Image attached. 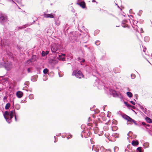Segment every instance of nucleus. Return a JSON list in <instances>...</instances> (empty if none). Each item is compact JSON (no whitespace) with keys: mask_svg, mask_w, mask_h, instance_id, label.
<instances>
[{"mask_svg":"<svg viewBox=\"0 0 152 152\" xmlns=\"http://www.w3.org/2000/svg\"><path fill=\"white\" fill-rule=\"evenodd\" d=\"M72 75L75 76L76 77L79 79L83 77V75L81 71L78 69L74 70L72 72Z\"/></svg>","mask_w":152,"mask_h":152,"instance_id":"nucleus-1","label":"nucleus"},{"mask_svg":"<svg viewBox=\"0 0 152 152\" xmlns=\"http://www.w3.org/2000/svg\"><path fill=\"white\" fill-rule=\"evenodd\" d=\"M0 20L1 21H6L7 20V16L5 14H0Z\"/></svg>","mask_w":152,"mask_h":152,"instance_id":"nucleus-2","label":"nucleus"},{"mask_svg":"<svg viewBox=\"0 0 152 152\" xmlns=\"http://www.w3.org/2000/svg\"><path fill=\"white\" fill-rule=\"evenodd\" d=\"M55 16V14H47L45 13L44 14V17L45 18H54Z\"/></svg>","mask_w":152,"mask_h":152,"instance_id":"nucleus-3","label":"nucleus"},{"mask_svg":"<svg viewBox=\"0 0 152 152\" xmlns=\"http://www.w3.org/2000/svg\"><path fill=\"white\" fill-rule=\"evenodd\" d=\"M77 4L79 5L83 9L86 8V4L84 1H81L79 3H77Z\"/></svg>","mask_w":152,"mask_h":152,"instance_id":"nucleus-4","label":"nucleus"},{"mask_svg":"<svg viewBox=\"0 0 152 152\" xmlns=\"http://www.w3.org/2000/svg\"><path fill=\"white\" fill-rule=\"evenodd\" d=\"M16 95L18 98H21L23 95V93L22 91H18L17 92Z\"/></svg>","mask_w":152,"mask_h":152,"instance_id":"nucleus-5","label":"nucleus"},{"mask_svg":"<svg viewBox=\"0 0 152 152\" xmlns=\"http://www.w3.org/2000/svg\"><path fill=\"white\" fill-rule=\"evenodd\" d=\"M35 60V56H33L30 60H28L27 61V62L28 64H29L30 62H32L34 61Z\"/></svg>","mask_w":152,"mask_h":152,"instance_id":"nucleus-6","label":"nucleus"},{"mask_svg":"<svg viewBox=\"0 0 152 152\" xmlns=\"http://www.w3.org/2000/svg\"><path fill=\"white\" fill-rule=\"evenodd\" d=\"M9 113L7 111L5 112L4 113V117L5 119L7 120L9 119Z\"/></svg>","mask_w":152,"mask_h":152,"instance_id":"nucleus-7","label":"nucleus"},{"mask_svg":"<svg viewBox=\"0 0 152 152\" xmlns=\"http://www.w3.org/2000/svg\"><path fill=\"white\" fill-rule=\"evenodd\" d=\"M132 144L134 146H136L138 145L139 142L138 141L133 140L132 142Z\"/></svg>","mask_w":152,"mask_h":152,"instance_id":"nucleus-8","label":"nucleus"},{"mask_svg":"<svg viewBox=\"0 0 152 152\" xmlns=\"http://www.w3.org/2000/svg\"><path fill=\"white\" fill-rule=\"evenodd\" d=\"M49 53L48 51H47L45 52L44 51H42V55L43 56H45L48 54Z\"/></svg>","mask_w":152,"mask_h":152,"instance_id":"nucleus-9","label":"nucleus"},{"mask_svg":"<svg viewBox=\"0 0 152 152\" xmlns=\"http://www.w3.org/2000/svg\"><path fill=\"white\" fill-rule=\"evenodd\" d=\"M145 120L147 122L149 123H152V120H151L150 118L147 117L145 118Z\"/></svg>","mask_w":152,"mask_h":152,"instance_id":"nucleus-10","label":"nucleus"},{"mask_svg":"<svg viewBox=\"0 0 152 152\" xmlns=\"http://www.w3.org/2000/svg\"><path fill=\"white\" fill-rule=\"evenodd\" d=\"M57 49H58L56 47H53V46L51 49L53 53L56 52Z\"/></svg>","mask_w":152,"mask_h":152,"instance_id":"nucleus-11","label":"nucleus"},{"mask_svg":"<svg viewBox=\"0 0 152 152\" xmlns=\"http://www.w3.org/2000/svg\"><path fill=\"white\" fill-rule=\"evenodd\" d=\"M14 111H11L10 114H9V115L10 116V119H12L13 116V115H14Z\"/></svg>","mask_w":152,"mask_h":152,"instance_id":"nucleus-12","label":"nucleus"},{"mask_svg":"<svg viewBox=\"0 0 152 152\" xmlns=\"http://www.w3.org/2000/svg\"><path fill=\"white\" fill-rule=\"evenodd\" d=\"M10 104L9 103H7L6 104L5 106V109L6 110H7L9 109L10 107Z\"/></svg>","mask_w":152,"mask_h":152,"instance_id":"nucleus-13","label":"nucleus"},{"mask_svg":"<svg viewBox=\"0 0 152 152\" xmlns=\"http://www.w3.org/2000/svg\"><path fill=\"white\" fill-rule=\"evenodd\" d=\"M126 94L129 97H131L132 96V94L130 92H127Z\"/></svg>","mask_w":152,"mask_h":152,"instance_id":"nucleus-14","label":"nucleus"},{"mask_svg":"<svg viewBox=\"0 0 152 152\" xmlns=\"http://www.w3.org/2000/svg\"><path fill=\"white\" fill-rule=\"evenodd\" d=\"M15 107L17 110H19L20 109V107L19 104H16L15 106Z\"/></svg>","mask_w":152,"mask_h":152,"instance_id":"nucleus-15","label":"nucleus"},{"mask_svg":"<svg viewBox=\"0 0 152 152\" xmlns=\"http://www.w3.org/2000/svg\"><path fill=\"white\" fill-rule=\"evenodd\" d=\"M55 61V60L53 59H50L48 61V63L50 64H53V62Z\"/></svg>","mask_w":152,"mask_h":152,"instance_id":"nucleus-16","label":"nucleus"},{"mask_svg":"<svg viewBox=\"0 0 152 152\" xmlns=\"http://www.w3.org/2000/svg\"><path fill=\"white\" fill-rule=\"evenodd\" d=\"M124 118L126 120H127L128 121H129V120H131V118L129 116L126 115L125 116Z\"/></svg>","mask_w":152,"mask_h":152,"instance_id":"nucleus-17","label":"nucleus"},{"mask_svg":"<svg viewBox=\"0 0 152 152\" xmlns=\"http://www.w3.org/2000/svg\"><path fill=\"white\" fill-rule=\"evenodd\" d=\"M48 69L47 68H45L44 69L43 71V72L44 74H46L47 73V72H48Z\"/></svg>","mask_w":152,"mask_h":152,"instance_id":"nucleus-18","label":"nucleus"},{"mask_svg":"<svg viewBox=\"0 0 152 152\" xmlns=\"http://www.w3.org/2000/svg\"><path fill=\"white\" fill-rule=\"evenodd\" d=\"M5 66V67L6 69L7 70H9L10 69V67L8 66V65L7 64H6Z\"/></svg>","mask_w":152,"mask_h":152,"instance_id":"nucleus-19","label":"nucleus"},{"mask_svg":"<svg viewBox=\"0 0 152 152\" xmlns=\"http://www.w3.org/2000/svg\"><path fill=\"white\" fill-rule=\"evenodd\" d=\"M118 129V127L116 126H113L112 128V130L113 131H115Z\"/></svg>","mask_w":152,"mask_h":152,"instance_id":"nucleus-20","label":"nucleus"},{"mask_svg":"<svg viewBox=\"0 0 152 152\" xmlns=\"http://www.w3.org/2000/svg\"><path fill=\"white\" fill-rule=\"evenodd\" d=\"M142 148L141 147H139L137 148V150L138 152H142Z\"/></svg>","mask_w":152,"mask_h":152,"instance_id":"nucleus-21","label":"nucleus"},{"mask_svg":"<svg viewBox=\"0 0 152 152\" xmlns=\"http://www.w3.org/2000/svg\"><path fill=\"white\" fill-rule=\"evenodd\" d=\"M60 60H61L62 61H65V57H63L61 58H61H59Z\"/></svg>","mask_w":152,"mask_h":152,"instance_id":"nucleus-22","label":"nucleus"},{"mask_svg":"<svg viewBox=\"0 0 152 152\" xmlns=\"http://www.w3.org/2000/svg\"><path fill=\"white\" fill-rule=\"evenodd\" d=\"M133 120L132 118H131V120H129V121H128L130 123V124H132V122H133Z\"/></svg>","mask_w":152,"mask_h":152,"instance_id":"nucleus-23","label":"nucleus"},{"mask_svg":"<svg viewBox=\"0 0 152 152\" xmlns=\"http://www.w3.org/2000/svg\"><path fill=\"white\" fill-rule=\"evenodd\" d=\"M65 54H61V55H59V58H61L62 56H65Z\"/></svg>","mask_w":152,"mask_h":152,"instance_id":"nucleus-24","label":"nucleus"},{"mask_svg":"<svg viewBox=\"0 0 152 152\" xmlns=\"http://www.w3.org/2000/svg\"><path fill=\"white\" fill-rule=\"evenodd\" d=\"M29 97L30 99H33L34 98V96L32 95H30Z\"/></svg>","mask_w":152,"mask_h":152,"instance_id":"nucleus-25","label":"nucleus"},{"mask_svg":"<svg viewBox=\"0 0 152 152\" xmlns=\"http://www.w3.org/2000/svg\"><path fill=\"white\" fill-rule=\"evenodd\" d=\"M148 62L150 64H152V59H150Z\"/></svg>","mask_w":152,"mask_h":152,"instance_id":"nucleus-26","label":"nucleus"},{"mask_svg":"<svg viewBox=\"0 0 152 152\" xmlns=\"http://www.w3.org/2000/svg\"><path fill=\"white\" fill-rule=\"evenodd\" d=\"M130 102L133 105H135V102L133 101H130Z\"/></svg>","mask_w":152,"mask_h":152,"instance_id":"nucleus-27","label":"nucleus"},{"mask_svg":"<svg viewBox=\"0 0 152 152\" xmlns=\"http://www.w3.org/2000/svg\"><path fill=\"white\" fill-rule=\"evenodd\" d=\"M135 125H137V122L136 121H134V120H133V122H132Z\"/></svg>","mask_w":152,"mask_h":152,"instance_id":"nucleus-28","label":"nucleus"},{"mask_svg":"<svg viewBox=\"0 0 152 152\" xmlns=\"http://www.w3.org/2000/svg\"><path fill=\"white\" fill-rule=\"evenodd\" d=\"M127 106L128 107H132V106H131V105H130L129 104H128V105H127Z\"/></svg>","mask_w":152,"mask_h":152,"instance_id":"nucleus-29","label":"nucleus"},{"mask_svg":"<svg viewBox=\"0 0 152 152\" xmlns=\"http://www.w3.org/2000/svg\"><path fill=\"white\" fill-rule=\"evenodd\" d=\"M142 124L143 125V126H145V125H146V124L145 123V122H142Z\"/></svg>","mask_w":152,"mask_h":152,"instance_id":"nucleus-30","label":"nucleus"},{"mask_svg":"<svg viewBox=\"0 0 152 152\" xmlns=\"http://www.w3.org/2000/svg\"><path fill=\"white\" fill-rule=\"evenodd\" d=\"M81 62H84L85 61V60L84 59H81Z\"/></svg>","mask_w":152,"mask_h":152,"instance_id":"nucleus-31","label":"nucleus"},{"mask_svg":"<svg viewBox=\"0 0 152 152\" xmlns=\"http://www.w3.org/2000/svg\"><path fill=\"white\" fill-rule=\"evenodd\" d=\"M124 104L127 106V105H128V103L126 102H124Z\"/></svg>","mask_w":152,"mask_h":152,"instance_id":"nucleus-32","label":"nucleus"},{"mask_svg":"<svg viewBox=\"0 0 152 152\" xmlns=\"http://www.w3.org/2000/svg\"><path fill=\"white\" fill-rule=\"evenodd\" d=\"M58 62V61H57L56 60H55V61H54L53 63V64H56Z\"/></svg>","mask_w":152,"mask_h":152,"instance_id":"nucleus-33","label":"nucleus"},{"mask_svg":"<svg viewBox=\"0 0 152 152\" xmlns=\"http://www.w3.org/2000/svg\"><path fill=\"white\" fill-rule=\"evenodd\" d=\"M27 71L28 72H30V69L29 68H28Z\"/></svg>","mask_w":152,"mask_h":152,"instance_id":"nucleus-34","label":"nucleus"},{"mask_svg":"<svg viewBox=\"0 0 152 152\" xmlns=\"http://www.w3.org/2000/svg\"><path fill=\"white\" fill-rule=\"evenodd\" d=\"M92 1L93 2H96V3H97L95 0H92Z\"/></svg>","mask_w":152,"mask_h":152,"instance_id":"nucleus-35","label":"nucleus"},{"mask_svg":"<svg viewBox=\"0 0 152 152\" xmlns=\"http://www.w3.org/2000/svg\"><path fill=\"white\" fill-rule=\"evenodd\" d=\"M95 43H97V44H96L97 45H99V44H100V42L99 41H98V42H95Z\"/></svg>","mask_w":152,"mask_h":152,"instance_id":"nucleus-36","label":"nucleus"},{"mask_svg":"<svg viewBox=\"0 0 152 152\" xmlns=\"http://www.w3.org/2000/svg\"><path fill=\"white\" fill-rule=\"evenodd\" d=\"M78 61H80L81 60V59L80 57H79L78 58Z\"/></svg>","mask_w":152,"mask_h":152,"instance_id":"nucleus-37","label":"nucleus"},{"mask_svg":"<svg viewBox=\"0 0 152 152\" xmlns=\"http://www.w3.org/2000/svg\"><path fill=\"white\" fill-rule=\"evenodd\" d=\"M150 126V125L148 124H146V126Z\"/></svg>","mask_w":152,"mask_h":152,"instance_id":"nucleus-38","label":"nucleus"},{"mask_svg":"<svg viewBox=\"0 0 152 152\" xmlns=\"http://www.w3.org/2000/svg\"><path fill=\"white\" fill-rule=\"evenodd\" d=\"M4 99H7V97L6 96H4Z\"/></svg>","mask_w":152,"mask_h":152,"instance_id":"nucleus-39","label":"nucleus"},{"mask_svg":"<svg viewBox=\"0 0 152 152\" xmlns=\"http://www.w3.org/2000/svg\"><path fill=\"white\" fill-rule=\"evenodd\" d=\"M134 106H132V108H134Z\"/></svg>","mask_w":152,"mask_h":152,"instance_id":"nucleus-40","label":"nucleus"},{"mask_svg":"<svg viewBox=\"0 0 152 152\" xmlns=\"http://www.w3.org/2000/svg\"><path fill=\"white\" fill-rule=\"evenodd\" d=\"M141 30H142V28H141Z\"/></svg>","mask_w":152,"mask_h":152,"instance_id":"nucleus-41","label":"nucleus"}]
</instances>
